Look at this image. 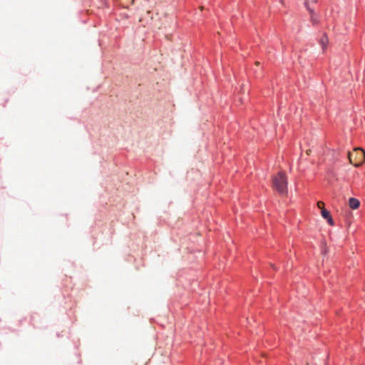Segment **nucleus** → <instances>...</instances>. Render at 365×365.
Segmentation results:
<instances>
[{"instance_id": "obj_1", "label": "nucleus", "mask_w": 365, "mask_h": 365, "mask_svg": "<svg viewBox=\"0 0 365 365\" xmlns=\"http://www.w3.org/2000/svg\"><path fill=\"white\" fill-rule=\"evenodd\" d=\"M273 187L281 195L287 192V180L284 173L279 172L272 178Z\"/></svg>"}, {"instance_id": "obj_2", "label": "nucleus", "mask_w": 365, "mask_h": 365, "mask_svg": "<svg viewBox=\"0 0 365 365\" xmlns=\"http://www.w3.org/2000/svg\"><path fill=\"white\" fill-rule=\"evenodd\" d=\"M348 158L351 164L359 167L365 160V153L361 148H356L354 149L353 152L349 153Z\"/></svg>"}, {"instance_id": "obj_3", "label": "nucleus", "mask_w": 365, "mask_h": 365, "mask_svg": "<svg viewBox=\"0 0 365 365\" xmlns=\"http://www.w3.org/2000/svg\"><path fill=\"white\" fill-rule=\"evenodd\" d=\"M321 213H322V217L324 219L327 220V221L330 225H334V221L331 216V214L327 209L323 208L322 210L321 211Z\"/></svg>"}, {"instance_id": "obj_4", "label": "nucleus", "mask_w": 365, "mask_h": 365, "mask_svg": "<svg viewBox=\"0 0 365 365\" xmlns=\"http://www.w3.org/2000/svg\"><path fill=\"white\" fill-rule=\"evenodd\" d=\"M316 2H317V0H306L305 3H304L307 9L309 10V13L311 14V20H312V21L314 24L317 21V20L314 18V16H313L314 11H313V9H312L310 8L309 4H311V3H316Z\"/></svg>"}, {"instance_id": "obj_5", "label": "nucleus", "mask_w": 365, "mask_h": 365, "mask_svg": "<svg viewBox=\"0 0 365 365\" xmlns=\"http://www.w3.org/2000/svg\"><path fill=\"white\" fill-rule=\"evenodd\" d=\"M319 43L321 45L322 50L324 51L329 43V38L327 36L326 34H323L319 38Z\"/></svg>"}, {"instance_id": "obj_6", "label": "nucleus", "mask_w": 365, "mask_h": 365, "mask_svg": "<svg viewBox=\"0 0 365 365\" xmlns=\"http://www.w3.org/2000/svg\"><path fill=\"white\" fill-rule=\"evenodd\" d=\"M360 202L358 199L351 197L349 200V206L353 210H356L359 207Z\"/></svg>"}, {"instance_id": "obj_7", "label": "nucleus", "mask_w": 365, "mask_h": 365, "mask_svg": "<svg viewBox=\"0 0 365 365\" xmlns=\"http://www.w3.org/2000/svg\"><path fill=\"white\" fill-rule=\"evenodd\" d=\"M120 5L124 8H128L130 5L133 4L134 0H118Z\"/></svg>"}, {"instance_id": "obj_8", "label": "nucleus", "mask_w": 365, "mask_h": 365, "mask_svg": "<svg viewBox=\"0 0 365 365\" xmlns=\"http://www.w3.org/2000/svg\"><path fill=\"white\" fill-rule=\"evenodd\" d=\"M317 206L319 209H321V211H322V209L324 208V203L322 201H319L317 202Z\"/></svg>"}, {"instance_id": "obj_9", "label": "nucleus", "mask_w": 365, "mask_h": 365, "mask_svg": "<svg viewBox=\"0 0 365 365\" xmlns=\"http://www.w3.org/2000/svg\"><path fill=\"white\" fill-rule=\"evenodd\" d=\"M306 153H307V155H309V154H310V153H311V150H307L306 151Z\"/></svg>"}, {"instance_id": "obj_10", "label": "nucleus", "mask_w": 365, "mask_h": 365, "mask_svg": "<svg viewBox=\"0 0 365 365\" xmlns=\"http://www.w3.org/2000/svg\"><path fill=\"white\" fill-rule=\"evenodd\" d=\"M255 64H256L257 66H258V65L259 64V62L257 61V62H255Z\"/></svg>"}]
</instances>
